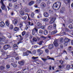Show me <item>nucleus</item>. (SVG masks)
I'll use <instances>...</instances> for the list:
<instances>
[{"mask_svg": "<svg viewBox=\"0 0 73 73\" xmlns=\"http://www.w3.org/2000/svg\"><path fill=\"white\" fill-rule=\"evenodd\" d=\"M61 6V3L60 2H56L54 3L53 5V6H52V7L54 9L55 8H58V9H59Z\"/></svg>", "mask_w": 73, "mask_h": 73, "instance_id": "obj_1", "label": "nucleus"}, {"mask_svg": "<svg viewBox=\"0 0 73 73\" xmlns=\"http://www.w3.org/2000/svg\"><path fill=\"white\" fill-rule=\"evenodd\" d=\"M50 22H49L50 24H52L53 23V26L54 29H56V25L55 23H54V22L56 20V18L53 17H51L50 18Z\"/></svg>", "mask_w": 73, "mask_h": 73, "instance_id": "obj_2", "label": "nucleus"}, {"mask_svg": "<svg viewBox=\"0 0 73 73\" xmlns=\"http://www.w3.org/2000/svg\"><path fill=\"white\" fill-rule=\"evenodd\" d=\"M5 1L6 0H1V2L2 4V6L1 7V8L3 10H5V11H7V9L6 7L5 6V5L3 3V1Z\"/></svg>", "mask_w": 73, "mask_h": 73, "instance_id": "obj_3", "label": "nucleus"}, {"mask_svg": "<svg viewBox=\"0 0 73 73\" xmlns=\"http://www.w3.org/2000/svg\"><path fill=\"white\" fill-rule=\"evenodd\" d=\"M11 47L9 45H5L4 46H3V49L5 50H6L7 49L9 48H11Z\"/></svg>", "mask_w": 73, "mask_h": 73, "instance_id": "obj_4", "label": "nucleus"}, {"mask_svg": "<svg viewBox=\"0 0 73 73\" xmlns=\"http://www.w3.org/2000/svg\"><path fill=\"white\" fill-rule=\"evenodd\" d=\"M21 5H22L21 3H20V4H18L17 5H14V8L15 9H17L18 8H19V7H22V6Z\"/></svg>", "mask_w": 73, "mask_h": 73, "instance_id": "obj_5", "label": "nucleus"}, {"mask_svg": "<svg viewBox=\"0 0 73 73\" xmlns=\"http://www.w3.org/2000/svg\"><path fill=\"white\" fill-rule=\"evenodd\" d=\"M54 45L55 46L57 47L59 45V44L57 42V40H54V41L53 42Z\"/></svg>", "mask_w": 73, "mask_h": 73, "instance_id": "obj_6", "label": "nucleus"}, {"mask_svg": "<svg viewBox=\"0 0 73 73\" xmlns=\"http://www.w3.org/2000/svg\"><path fill=\"white\" fill-rule=\"evenodd\" d=\"M70 39H69L68 38H65L64 39V42H70Z\"/></svg>", "mask_w": 73, "mask_h": 73, "instance_id": "obj_7", "label": "nucleus"}, {"mask_svg": "<svg viewBox=\"0 0 73 73\" xmlns=\"http://www.w3.org/2000/svg\"><path fill=\"white\" fill-rule=\"evenodd\" d=\"M16 37H20V38H20V39H19V38L17 39V40H18L19 41H22V40H23V38L21 37V35H19L18 36H16Z\"/></svg>", "mask_w": 73, "mask_h": 73, "instance_id": "obj_8", "label": "nucleus"}, {"mask_svg": "<svg viewBox=\"0 0 73 73\" xmlns=\"http://www.w3.org/2000/svg\"><path fill=\"white\" fill-rule=\"evenodd\" d=\"M35 31L36 32H38V29L35 28L34 29L32 30V34H33V35H34Z\"/></svg>", "mask_w": 73, "mask_h": 73, "instance_id": "obj_9", "label": "nucleus"}, {"mask_svg": "<svg viewBox=\"0 0 73 73\" xmlns=\"http://www.w3.org/2000/svg\"><path fill=\"white\" fill-rule=\"evenodd\" d=\"M18 63L20 65H24L25 61H22L21 62L19 61Z\"/></svg>", "mask_w": 73, "mask_h": 73, "instance_id": "obj_10", "label": "nucleus"}, {"mask_svg": "<svg viewBox=\"0 0 73 73\" xmlns=\"http://www.w3.org/2000/svg\"><path fill=\"white\" fill-rule=\"evenodd\" d=\"M5 26V23L3 22H0V27H4Z\"/></svg>", "mask_w": 73, "mask_h": 73, "instance_id": "obj_11", "label": "nucleus"}, {"mask_svg": "<svg viewBox=\"0 0 73 73\" xmlns=\"http://www.w3.org/2000/svg\"><path fill=\"white\" fill-rule=\"evenodd\" d=\"M37 52L39 53V55H40L43 53V51L39 49L37 50Z\"/></svg>", "mask_w": 73, "mask_h": 73, "instance_id": "obj_12", "label": "nucleus"}, {"mask_svg": "<svg viewBox=\"0 0 73 73\" xmlns=\"http://www.w3.org/2000/svg\"><path fill=\"white\" fill-rule=\"evenodd\" d=\"M23 10L24 11L26 12H29L30 11V10L29 9H27L26 7L24 8Z\"/></svg>", "mask_w": 73, "mask_h": 73, "instance_id": "obj_13", "label": "nucleus"}, {"mask_svg": "<svg viewBox=\"0 0 73 73\" xmlns=\"http://www.w3.org/2000/svg\"><path fill=\"white\" fill-rule=\"evenodd\" d=\"M44 15L45 17L47 18L49 17V15L48 13L45 12L44 14Z\"/></svg>", "mask_w": 73, "mask_h": 73, "instance_id": "obj_14", "label": "nucleus"}, {"mask_svg": "<svg viewBox=\"0 0 73 73\" xmlns=\"http://www.w3.org/2000/svg\"><path fill=\"white\" fill-rule=\"evenodd\" d=\"M6 25L7 26H8L10 24V21L9 20H7L5 22Z\"/></svg>", "mask_w": 73, "mask_h": 73, "instance_id": "obj_15", "label": "nucleus"}, {"mask_svg": "<svg viewBox=\"0 0 73 73\" xmlns=\"http://www.w3.org/2000/svg\"><path fill=\"white\" fill-rule=\"evenodd\" d=\"M53 47H54V45L52 44H50L48 46V48L50 49H52Z\"/></svg>", "mask_w": 73, "mask_h": 73, "instance_id": "obj_16", "label": "nucleus"}, {"mask_svg": "<svg viewBox=\"0 0 73 73\" xmlns=\"http://www.w3.org/2000/svg\"><path fill=\"white\" fill-rule=\"evenodd\" d=\"M13 23L14 25H16L18 23V21L16 19H15L13 21Z\"/></svg>", "mask_w": 73, "mask_h": 73, "instance_id": "obj_17", "label": "nucleus"}, {"mask_svg": "<svg viewBox=\"0 0 73 73\" xmlns=\"http://www.w3.org/2000/svg\"><path fill=\"white\" fill-rule=\"evenodd\" d=\"M5 40V37H2V38L0 37V41H3Z\"/></svg>", "mask_w": 73, "mask_h": 73, "instance_id": "obj_18", "label": "nucleus"}, {"mask_svg": "<svg viewBox=\"0 0 73 73\" xmlns=\"http://www.w3.org/2000/svg\"><path fill=\"white\" fill-rule=\"evenodd\" d=\"M49 21V19L47 18H44L43 19V21L44 22H48Z\"/></svg>", "mask_w": 73, "mask_h": 73, "instance_id": "obj_19", "label": "nucleus"}, {"mask_svg": "<svg viewBox=\"0 0 73 73\" xmlns=\"http://www.w3.org/2000/svg\"><path fill=\"white\" fill-rule=\"evenodd\" d=\"M34 2L33 1H32L30 2L29 4V6H31L33 4H34Z\"/></svg>", "mask_w": 73, "mask_h": 73, "instance_id": "obj_20", "label": "nucleus"}, {"mask_svg": "<svg viewBox=\"0 0 73 73\" xmlns=\"http://www.w3.org/2000/svg\"><path fill=\"white\" fill-rule=\"evenodd\" d=\"M20 14L21 15V16H24L25 15L24 12L23 11H21L19 12Z\"/></svg>", "mask_w": 73, "mask_h": 73, "instance_id": "obj_21", "label": "nucleus"}, {"mask_svg": "<svg viewBox=\"0 0 73 73\" xmlns=\"http://www.w3.org/2000/svg\"><path fill=\"white\" fill-rule=\"evenodd\" d=\"M52 28H53V26H52V25L49 26L48 27V29L50 30H51L52 29Z\"/></svg>", "mask_w": 73, "mask_h": 73, "instance_id": "obj_22", "label": "nucleus"}, {"mask_svg": "<svg viewBox=\"0 0 73 73\" xmlns=\"http://www.w3.org/2000/svg\"><path fill=\"white\" fill-rule=\"evenodd\" d=\"M57 31L56 30L52 31L51 33V35H54L57 33Z\"/></svg>", "mask_w": 73, "mask_h": 73, "instance_id": "obj_23", "label": "nucleus"}, {"mask_svg": "<svg viewBox=\"0 0 73 73\" xmlns=\"http://www.w3.org/2000/svg\"><path fill=\"white\" fill-rule=\"evenodd\" d=\"M37 25L38 27H42V24L39 22L37 23Z\"/></svg>", "mask_w": 73, "mask_h": 73, "instance_id": "obj_24", "label": "nucleus"}, {"mask_svg": "<svg viewBox=\"0 0 73 73\" xmlns=\"http://www.w3.org/2000/svg\"><path fill=\"white\" fill-rule=\"evenodd\" d=\"M44 35H48V32L47 31L45 30L44 32Z\"/></svg>", "mask_w": 73, "mask_h": 73, "instance_id": "obj_25", "label": "nucleus"}, {"mask_svg": "<svg viewBox=\"0 0 73 73\" xmlns=\"http://www.w3.org/2000/svg\"><path fill=\"white\" fill-rule=\"evenodd\" d=\"M63 38H61L60 39V44H62V43H63V41L62 40H63Z\"/></svg>", "mask_w": 73, "mask_h": 73, "instance_id": "obj_26", "label": "nucleus"}, {"mask_svg": "<svg viewBox=\"0 0 73 73\" xmlns=\"http://www.w3.org/2000/svg\"><path fill=\"white\" fill-rule=\"evenodd\" d=\"M42 7L43 8H45V7H46V5L45 4V3H44V2H42Z\"/></svg>", "mask_w": 73, "mask_h": 73, "instance_id": "obj_27", "label": "nucleus"}, {"mask_svg": "<svg viewBox=\"0 0 73 73\" xmlns=\"http://www.w3.org/2000/svg\"><path fill=\"white\" fill-rule=\"evenodd\" d=\"M5 66H0V70H2L5 68Z\"/></svg>", "mask_w": 73, "mask_h": 73, "instance_id": "obj_28", "label": "nucleus"}, {"mask_svg": "<svg viewBox=\"0 0 73 73\" xmlns=\"http://www.w3.org/2000/svg\"><path fill=\"white\" fill-rule=\"evenodd\" d=\"M35 12L36 13H38L40 12V9H36L35 11Z\"/></svg>", "mask_w": 73, "mask_h": 73, "instance_id": "obj_29", "label": "nucleus"}, {"mask_svg": "<svg viewBox=\"0 0 73 73\" xmlns=\"http://www.w3.org/2000/svg\"><path fill=\"white\" fill-rule=\"evenodd\" d=\"M29 55V54L27 52H25L23 54L24 56H27Z\"/></svg>", "mask_w": 73, "mask_h": 73, "instance_id": "obj_30", "label": "nucleus"}, {"mask_svg": "<svg viewBox=\"0 0 73 73\" xmlns=\"http://www.w3.org/2000/svg\"><path fill=\"white\" fill-rule=\"evenodd\" d=\"M42 0H37L36 3L37 4H39V3L42 1Z\"/></svg>", "mask_w": 73, "mask_h": 73, "instance_id": "obj_31", "label": "nucleus"}, {"mask_svg": "<svg viewBox=\"0 0 73 73\" xmlns=\"http://www.w3.org/2000/svg\"><path fill=\"white\" fill-rule=\"evenodd\" d=\"M11 64L14 68H15L17 66V65L16 64L14 63H11Z\"/></svg>", "mask_w": 73, "mask_h": 73, "instance_id": "obj_32", "label": "nucleus"}, {"mask_svg": "<svg viewBox=\"0 0 73 73\" xmlns=\"http://www.w3.org/2000/svg\"><path fill=\"white\" fill-rule=\"evenodd\" d=\"M68 42H64V47H66V46H67L68 44Z\"/></svg>", "mask_w": 73, "mask_h": 73, "instance_id": "obj_33", "label": "nucleus"}, {"mask_svg": "<svg viewBox=\"0 0 73 73\" xmlns=\"http://www.w3.org/2000/svg\"><path fill=\"white\" fill-rule=\"evenodd\" d=\"M8 37L9 38H12L11 35V34L9 33L8 34Z\"/></svg>", "mask_w": 73, "mask_h": 73, "instance_id": "obj_34", "label": "nucleus"}, {"mask_svg": "<svg viewBox=\"0 0 73 73\" xmlns=\"http://www.w3.org/2000/svg\"><path fill=\"white\" fill-rule=\"evenodd\" d=\"M19 30V28H18V27H15L14 29V30L15 31H18V30Z\"/></svg>", "mask_w": 73, "mask_h": 73, "instance_id": "obj_35", "label": "nucleus"}, {"mask_svg": "<svg viewBox=\"0 0 73 73\" xmlns=\"http://www.w3.org/2000/svg\"><path fill=\"white\" fill-rule=\"evenodd\" d=\"M38 58V57H34L33 56V57H32V59L33 60H35L36 59Z\"/></svg>", "mask_w": 73, "mask_h": 73, "instance_id": "obj_36", "label": "nucleus"}, {"mask_svg": "<svg viewBox=\"0 0 73 73\" xmlns=\"http://www.w3.org/2000/svg\"><path fill=\"white\" fill-rule=\"evenodd\" d=\"M21 18H22L23 19L25 20L26 19H27V16H25L24 17H22Z\"/></svg>", "mask_w": 73, "mask_h": 73, "instance_id": "obj_37", "label": "nucleus"}, {"mask_svg": "<svg viewBox=\"0 0 73 73\" xmlns=\"http://www.w3.org/2000/svg\"><path fill=\"white\" fill-rule=\"evenodd\" d=\"M41 59L42 61H43L44 62H46V61L48 60V59H44V58H41Z\"/></svg>", "mask_w": 73, "mask_h": 73, "instance_id": "obj_38", "label": "nucleus"}, {"mask_svg": "<svg viewBox=\"0 0 73 73\" xmlns=\"http://www.w3.org/2000/svg\"><path fill=\"white\" fill-rule=\"evenodd\" d=\"M68 48L69 51H71L72 50V47L71 46H69Z\"/></svg>", "mask_w": 73, "mask_h": 73, "instance_id": "obj_39", "label": "nucleus"}, {"mask_svg": "<svg viewBox=\"0 0 73 73\" xmlns=\"http://www.w3.org/2000/svg\"><path fill=\"white\" fill-rule=\"evenodd\" d=\"M21 34L22 35V36H24L25 34V31H24Z\"/></svg>", "mask_w": 73, "mask_h": 73, "instance_id": "obj_40", "label": "nucleus"}, {"mask_svg": "<svg viewBox=\"0 0 73 73\" xmlns=\"http://www.w3.org/2000/svg\"><path fill=\"white\" fill-rule=\"evenodd\" d=\"M47 57L48 58H49L48 59H48V60H54V58H50L49 56H47Z\"/></svg>", "mask_w": 73, "mask_h": 73, "instance_id": "obj_41", "label": "nucleus"}, {"mask_svg": "<svg viewBox=\"0 0 73 73\" xmlns=\"http://www.w3.org/2000/svg\"><path fill=\"white\" fill-rule=\"evenodd\" d=\"M69 28L70 29H73V27L71 25H69Z\"/></svg>", "mask_w": 73, "mask_h": 73, "instance_id": "obj_42", "label": "nucleus"}, {"mask_svg": "<svg viewBox=\"0 0 73 73\" xmlns=\"http://www.w3.org/2000/svg\"><path fill=\"white\" fill-rule=\"evenodd\" d=\"M45 51L46 53H48L49 52V51L48 49H45Z\"/></svg>", "mask_w": 73, "mask_h": 73, "instance_id": "obj_43", "label": "nucleus"}, {"mask_svg": "<svg viewBox=\"0 0 73 73\" xmlns=\"http://www.w3.org/2000/svg\"><path fill=\"white\" fill-rule=\"evenodd\" d=\"M33 41H34L35 42H36L37 41L36 38H35L34 37H33Z\"/></svg>", "mask_w": 73, "mask_h": 73, "instance_id": "obj_44", "label": "nucleus"}, {"mask_svg": "<svg viewBox=\"0 0 73 73\" xmlns=\"http://www.w3.org/2000/svg\"><path fill=\"white\" fill-rule=\"evenodd\" d=\"M10 66L9 65H6V68L7 69H9L10 68Z\"/></svg>", "mask_w": 73, "mask_h": 73, "instance_id": "obj_45", "label": "nucleus"}, {"mask_svg": "<svg viewBox=\"0 0 73 73\" xmlns=\"http://www.w3.org/2000/svg\"><path fill=\"white\" fill-rule=\"evenodd\" d=\"M60 48L61 49H63V45L62 44H61L60 45Z\"/></svg>", "mask_w": 73, "mask_h": 73, "instance_id": "obj_46", "label": "nucleus"}, {"mask_svg": "<svg viewBox=\"0 0 73 73\" xmlns=\"http://www.w3.org/2000/svg\"><path fill=\"white\" fill-rule=\"evenodd\" d=\"M39 32V33L42 34L43 33V31H42V30H40Z\"/></svg>", "mask_w": 73, "mask_h": 73, "instance_id": "obj_47", "label": "nucleus"}, {"mask_svg": "<svg viewBox=\"0 0 73 73\" xmlns=\"http://www.w3.org/2000/svg\"><path fill=\"white\" fill-rule=\"evenodd\" d=\"M41 38H42L43 40H45L46 38V37H45L44 36H41Z\"/></svg>", "mask_w": 73, "mask_h": 73, "instance_id": "obj_48", "label": "nucleus"}, {"mask_svg": "<svg viewBox=\"0 0 73 73\" xmlns=\"http://www.w3.org/2000/svg\"><path fill=\"white\" fill-rule=\"evenodd\" d=\"M13 29V26L12 25H11L10 26V29L11 30Z\"/></svg>", "mask_w": 73, "mask_h": 73, "instance_id": "obj_49", "label": "nucleus"}, {"mask_svg": "<svg viewBox=\"0 0 73 73\" xmlns=\"http://www.w3.org/2000/svg\"><path fill=\"white\" fill-rule=\"evenodd\" d=\"M21 50L23 51H26L27 50L25 48H21Z\"/></svg>", "mask_w": 73, "mask_h": 73, "instance_id": "obj_50", "label": "nucleus"}, {"mask_svg": "<svg viewBox=\"0 0 73 73\" xmlns=\"http://www.w3.org/2000/svg\"><path fill=\"white\" fill-rule=\"evenodd\" d=\"M34 14L32 13L31 14V17H32V18H33L34 16Z\"/></svg>", "mask_w": 73, "mask_h": 73, "instance_id": "obj_51", "label": "nucleus"}, {"mask_svg": "<svg viewBox=\"0 0 73 73\" xmlns=\"http://www.w3.org/2000/svg\"><path fill=\"white\" fill-rule=\"evenodd\" d=\"M36 53V51L34 50L33 51V54H35Z\"/></svg>", "mask_w": 73, "mask_h": 73, "instance_id": "obj_52", "label": "nucleus"}, {"mask_svg": "<svg viewBox=\"0 0 73 73\" xmlns=\"http://www.w3.org/2000/svg\"><path fill=\"white\" fill-rule=\"evenodd\" d=\"M70 65H68L67 66H66V68L67 69H68V68H70Z\"/></svg>", "mask_w": 73, "mask_h": 73, "instance_id": "obj_53", "label": "nucleus"}, {"mask_svg": "<svg viewBox=\"0 0 73 73\" xmlns=\"http://www.w3.org/2000/svg\"><path fill=\"white\" fill-rule=\"evenodd\" d=\"M13 47H14V48H16L18 47V46H17V44H14V45H13Z\"/></svg>", "mask_w": 73, "mask_h": 73, "instance_id": "obj_54", "label": "nucleus"}, {"mask_svg": "<svg viewBox=\"0 0 73 73\" xmlns=\"http://www.w3.org/2000/svg\"><path fill=\"white\" fill-rule=\"evenodd\" d=\"M28 28H29V25H26V27H25V29L27 30L28 29Z\"/></svg>", "mask_w": 73, "mask_h": 73, "instance_id": "obj_55", "label": "nucleus"}, {"mask_svg": "<svg viewBox=\"0 0 73 73\" xmlns=\"http://www.w3.org/2000/svg\"><path fill=\"white\" fill-rule=\"evenodd\" d=\"M23 26L22 23L20 24L19 25V26L20 28H21V27Z\"/></svg>", "mask_w": 73, "mask_h": 73, "instance_id": "obj_56", "label": "nucleus"}, {"mask_svg": "<svg viewBox=\"0 0 73 73\" xmlns=\"http://www.w3.org/2000/svg\"><path fill=\"white\" fill-rule=\"evenodd\" d=\"M27 52H28L29 53L32 54V52L30 50H27Z\"/></svg>", "mask_w": 73, "mask_h": 73, "instance_id": "obj_57", "label": "nucleus"}, {"mask_svg": "<svg viewBox=\"0 0 73 73\" xmlns=\"http://www.w3.org/2000/svg\"><path fill=\"white\" fill-rule=\"evenodd\" d=\"M59 62L61 64H62L64 63V62L63 61H62L61 60H60Z\"/></svg>", "mask_w": 73, "mask_h": 73, "instance_id": "obj_58", "label": "nucleus"}, {"mask_svg": "<svg viewBox=\"0 0 73 73\" xmlns=\"http://www.w3.org/2000/svg\"><path fill=\"white\" fill-rule=\"evenodd\" d=\"M42 41H40V42H39V43H38V44L39 45H42Z\"/></svg>", "mask_w": 73, "mask_h": 73, "instance_id": "obj_59", "label": "nucleus"}, {"mask_svg": "<svg viewBox=\"0 0 73 73\" xmlns=\"http://www.w3.org/2000/svg\"><path fill=\"white\" fill-rule=\"evenodd\" d=\"M11 14L12 15H15L14 12H12Z\"/></svg>", "mask_w": 73, "mask_h": 73, "instance_id": "obj_60", "label": "nucleus"}, {"mask_svg": "<svg viewBox=\"0 0 73 73\" xmlns=\"http://www.w3.org/2000/svg\"><path fill=\"white\" fill-rule=\"evenodd\" d=\"M9 7H12V4H11V3H9Z\"/></svg>", "mask_w": 73, "mask_h": 73, "instance_id": "obj_61", "label": "nucleus"}, {"mask_svg": "<svg viewBox=\"0 0 73 73\" xmlns=\"http://www.w3.org/2000/svg\"><path fill=\"white\" fill-rule=\"evenodd\" d=\"M49 13H53L52 11H51L50 10L49 11Z\"/></svg>", "mask_w": 73, "mask_h": 73, "instance_id": "obj_62", "label": "nucleus"}, {"mask_svg": "<svg viewBox=\"0 0 73 73\" xmlns=\"http://www.w3.org/2000/svg\"><path fill=\"white\" fill-rule=\"evenodd\" d=\"M42 27V29H44L45 28V26H41Z\"/></svg>", "mask_w": 73, "mask_h": 73, "instance_id": "obj_63", "label": "nucleus"}, {"mask_svg": "<svg viewBox=\"0 0 73 73\" xmlns=\"http://www.w3.org/2000/svg\"><path fill=\"white\" fill-rule=\"evenodd\" d=\"M71 45L73 46V40H72L71 42Z\"/></svg>", "mask_w": 73, "mask_h": 73, "instance_id": "obj_64", "label": "nucleus"}]
</instances>
